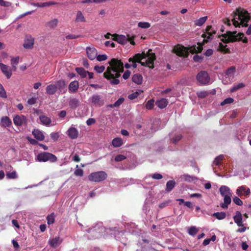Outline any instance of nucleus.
Returning a JSON list of instances; mask_svg holds the SVG:
<instances>
[{"label":"nucleus","mask_w":251,"mask_h":251,"mask_svg":"<svg viewBox=\"0 0 251 251\" xmlns=\"http://www.w3.org/2000/svg\"><path fill=\"white\" fill-rule=\"evenodd\" d=\"M202 59L203 57L199 55H195L193 57V60L197 62H201L202 60Z\"/></svg>","instance_id":"nucleus-60"},{"label":"nucleus","mask_w":251,"mask_h":251,"mask_svg":"<svg viewBox=\"0 0 251 251\" xmlns=\"http://www.w3.org/2000/svg\"><path fill=\"white\" fill-rule=\"evenodd\" d=\"M207 19V16L201 17L200 19L195 20L194 21V24L196 26H201L206 21Z\"/></svg>","instance_id":"nucleus-35"},{"label":"nucleus","mask_w":251,"mask_h":251,"mask_svg":"<svg viewBox=\"0 0 251 251\" xmlns=\"http://www.w3.org/2000/svg\"><path fill=\"white\" fill-rule=\"evenodd\" d=\"M13 122L16 126H21L26 124V118L24 115H17L13 118Z\"/></svg>","instance_id":"nucleus-12"},{"label":"nucleus","mask_w":251,"mask_h":251,"mask_svg":"<svg viewBox=\"0 0 251 251\" xmlns=\"http://www.w3.org/2000/svg\"><path fill=\"white\" fill-rule=\"evenodd\" d=\"M96 121L94 118H89L86 121L88 126H91L95 123Z\"/></svg>","instance_id":"nucleus-64"},{"label":"nucleus","mask_w":251,"mask_h":251,"mask_svg":"<svg viewBox=\"0 0 251 251\" xmlns=\"http://www.w3.org/2000/svg\"><path fill=\"white\" fill-rule=\"evenodd\" d=\"M107 177V174H90L88 176L90 180L99 182L105 179Z\"/></svg>","instance_id":"nucleus-10"},{"label":"nucleus","mask_w":251,"mask_h":251,"mask_svg":"<svg viewBox=\"0 0 251 251\" xmlns=\"http://www.w3.org/2000/svg\"><path fill=\"white\" fill-rule=\"evenodd\" d=\"M58 23V20L57 19H53L49 22H48L46 25L47 27L53 28L57 26Z\"/></svg>","instance_id":"nucleus-34"},{"label":"nucleus","mask_w":251,"mask_h":251,"mask_svg":"<svg viewBox=\"0 0 251 251\" xmlns=\"http://www.w3.org/2000/svg\"><path fill=\"white\" fill-rule=\"evenodd\" d=\"M47 223L49 225H51L54 223V213H52L51 214L48 215L47 217Z\"/></svg>","instance_id":"nucleus-44"},{"label":"nucleus","mask_w":251,"mask_h":251,"mask_svg":"<svg viewBox=\"0 0 251 251\" xmlns=\"http://www.w3.org/2000/svg\"><path fill=\"white\" fill-rule=\"evenodd\" d=\"M37 160L39 162H55L57 161V157L54 154L48 152H43L39 153L37 156Z\"/></svg>","instance_id":"nucleus-6"},{"label":"nucleus","mask_w":251,"mask_h":251,"mask_svg":"<svg viewBox=\"0 0 251 251\" xmlns=\"http://www.w3.org/2000/svg\"><path fill=\"white\" fill-rule=\"evenodd\" d=\"M224 203H222L221 204V206L223 209L227 208L228 205L231 203V195H226L224 196Z\"/></svg>","instance_id":"nucleus-25"},{"label":"nucleus","mask_w":251,"mask_h":251,"mask_svg":"<svg viewBox=\"0 0 251 251\" xmlns=\"http://www.w3.org/2000/svg\"><path fill=\"white\" fill-rule=\"evenodd\" d=\"M34 39L32 37L26 38L23 45L24 47L26 49H32L34 45Z\"/></svg>","instance_id":"nucleus-19"},{"label":"nucleus","mask_w":251,"mask_h":251,"mask_svg":"<svg viewBox=\"0 0 251 251\" xmlns=\"http://www.w3.org/2000/svg\"><path fill=\"white\" fill-rule=\"evenodd\" d=\"M62 242V239L59 236L50 239L49 241V244L50 247L56 248Z\"/></svg>","instance_id":"nucleus-15"},{"label":"nucleus","mask_w":251,"mask_h":251,"mask_svg":"<svg viewBox=\"0 0 251 251\" xmlns=\"http://www.w3.org/2000/svg\"><path fill=\"white\" fill-rule=\"evenodd\" d=\"M36 102V99L34 98H31L28 100L27 103L29 105H33Z\"/></svg>","instance_id":"nucleus-63"},{"label":"nucleus","mask_w":251,"mask_h":251,"mask_svg":"<svg viewBox=\"0 0 251 251\" xmlns=\"http://www.w3.org/2000/svg\"><path fill=\"white\" fill-rule=\"evenodd\" d=\"M180 178L188 182H195L197 180L195 176L188 174L181 176Z\"/></svg>","instance_id":"nucleus-27"},{"label":"nucleus","mask_w":251,"mask_h":251,"mask_svg":"<svg viewBox=\"0 0 251 251\" xmlns=\"http://www.w3.org/2000/svg\"><path fill=\"white\" fill-rule=\"evenodd\" d=\"M56 3V2H54L53 1H48V2L41 3L40 7L50 6L52 5H54Z\"/></svg>","instance_id":"nucleus-53"},{"label":"nucleus","mask_w":251,"mask_h":251,"mask_svg":"<svg viewBox=\"0 0 251 251\" xmlns=\"http://www.w3.org/2000/svg\"><path fill=\"white\" fill-rule=\"evenodd\" d=\"M209 94V92L205 91H200V92H198L197 93V95L198 97L200 98H205L207 96H208Z\"/></svg>","instance_id":"nucleus-46"},{"label":"nucleus","mask_w":251,"mask_h":251,"mask_svg":"<svg viewBox=\"0 0 251 251\" xmlns=\"http://www.w3.org/2000/svg\"><path fill=\"white\" fill-rule=\"evenodd\" d=\"M69 105L73 109L76 108L80 104V101L75 98H70L69 100Z\"/></svg>","instance_id":"nucleus-18"},{"label":"nucleus","mask_w":251,"mask_h":251,"mask_svg":"<svg viewBox=\"0 0 251 251\" xmlns=\"http://www.w3.org/2000/svg\"><path fill=\"white\" fill-rule=\"evenodd\" d=\"M0 124L2 126L5 127H9L12 125V122L7 116H4L1 118Z\"/></svg>","instance_id":"nucleus-23"},{"label":"nucleus","mask_w":251,"mask_h":251,"mask_svg":"<svg viewBox=\"0 0 251 251\" xmlns=\"http://www.w3.org/2000/svg\"><path fill=\"white\" fill-rule=\"evenodd\" d=\"M19 61V56H17L16 57L12 58L11 59V63L12 65L14 70H16V65H17L18 64Z\"/></svg>","instance_id":"nucleus-42"},{"label":"nucleus","mask_w":251,"mask_h":251,"mask_svg":"<svg viewBox=\"0 0 251 251\" xmlns=\"http://www.w3.org/2000/svg\"><path fill=\"white\" fill-rule=\"evenodd\" d=\"M223 36L225 37V39H222V40L225 43L233 42L240 40H242L243 42L245 43L248 42V39L246 38L243 39L244 34L242 33H237V31H227Z\"/></svg>","instance_id":"nucleus-5"},{"label":"nucleus","mask_w":251,"mask_h":251,"mask_svg":"<svg viewBox=\"0 0 251 251\" xmlns=\"http://www.w3.org/2000/svg\"><path fill=\"white\" fill-rule=\"evenodd\" d=\"M124 98H120L113 104V105H111V107H118L124 102Z\"/></svg>","instance_id":"nucleus-52"},{"label":"nucleus","mask_w":251,"mask_h":251,"mask_svg":"<svg viewBox=\"0 0 251 251\" xmlns=\"http://www.w3.org/2000/svg\"><path fill=\"white\" fill-rule=\"evenodd\" d=\"M234 222L238 226H243L242 216L241 212L239 211L236 212L235 215L233 217Z\"/></svg>","instance_id":"nucleus-16"},{"label":"nucleus","mask_w":251,"mask_h":251,"mask_svg":"<svg viewBox=\"0 0 251 251\" xmlns=\"http://www.w3.org/2000/svg\"><path fill=\"white\" fill-rule=\"evenodd\" d=\"M236 70V68L234 66H232L229 68L225 72L226 75L228 76L233 75Z\"/></svg>","instance_id":"nucleus-41"},{"label":"nucleus","mask_w":251,"mask_h":251,"mask_svg":"<svg viewBox=\"0 0 251 251\" xmlns=\"http://www.w3.org/2000/svg\"><path fill=\"white\" fill-rule=\"evenodd\" d=\"M212 216L215 217L219 220H221L225 219L226 217V214L224 212H216L212 214Z\"/></svg>","instance_id":"nucleus-38"},{"label":"nucleus","mask_w":251,"mask_h":251,"mask_svg":"<svg viewBox=\"0 0 251 251\" xmlns=\"http://www.w3.org/2000/svg\"><path fill=\"white\" fill-rule=\"evenodd\" d=\"M151 176L152 178L155 179H160L163 177L161 174H153L151 175Z\"/></svg>","instance_id":"nucleus-62"},{"label":"nucleus","mask_w":251,"mask_h":251,"mask_svg":"<svg viewBox=\"0 0 251 251\" xmlns=\"http://www.w3.org/2000/svg\"><path fill=\"white\" fill-rule=\"evenodd\" d=\"M75 21L76 22H84L85 18L80 11H78L76 13Z\"/></svg>","instance_id":"nucleus-37"},{"label":"nucleus","mask_w":251,"mask_h":251,"mask_svg":"<svg viewBox=\"0 0 251 251\" xmlns=\"http://www.w3.org/2000/svg\"><path fill=\"white\" fill-rule=\"evenodd\" d=\"M197 79L202 85L207 84L210 80L209 76L205 71L200 72L197 75Z\"/></svg>","instance_id":"nucleus-7"},{"label":"nucleus","mask_w":251,"mask_h":251,"mask_svg":"<svg viewBox=\"0 0 251 251\" xmlns=\"http://www.w3.org/2000/svg\"><path fill=\"white\" fill-rule=\"evenodd\" d=\"M223 158L224 156L223 155H220L217 156V157L215 158L213 162V164L215 166L219 165L221 163V162L223 160Z\"/></svg>","instance_id":"nucleus-43"},{"label":"nucleus","mask_w":251,"mask_h":251,"mask_svg":"<svg viewBox=\"0 0 251 251\" xmlns=\"http://www.w3.org/2000/svg\"><path fill=\"white\" fill-rule=\"evenodd\" d=\"M154 106V100L153 99L148 100L146 104V107L148 109H151Z\"/></svg>","instance_id":"nucleus-50"},{"label":"nucleus","mask_w":251,"mask_h":251,"mask_svg":"<svg viewBox=\"0 0 251 251\" xmlns=\"http://www.w3.org/2000/svg\"><path fill=\"white\" fill-rule=\"evenodd\" d=\"M114 40L117 41L118 43L121 44H125L127 42V39L126 37L123 35H114Z\"/></svg>","instance_id":"nucleus-24"},{"label":"nucleus","mask_w":251,"mask_h":251,"mask_svg":"<svg viewBox=\"0 0 251 251\" xmlns=\"http://www.w3.org/2000/svg\"><path fill=\"white\" fill-rule=\"evenodd\" d=\"M57 88H58L59 91L61 93H65L67 90L66 86L67 84L65 81L63 80H60L56 83Z\"/></svg>","instance_id":"nucleus-22"},{"label":"nucleus","mask_w":251,"mask_h":251,"mask_svg":"<svg viewBox=\"0 0 251 251\" xmlns=\"http://www.w3.org/2000/svg\"><path fill=\"white\" fill-rule=\"evenodd\" d=\"M132 81L137 84H141L142 83L143 77L140 74H135L132 77Z\"/></svg>","instance_id":"nucleus-32"},{"label":"nucleus","mask_w":251,"mask_h":251,"mask_svg":"<svg viewBox=\"0 0 251 251\" xmlns=\"http://www.w3.org/2000/svg\"><path fill=\"white\" fill-rule=\"evenodd\" d=\"M39 118L41 123L46 126L50 125L51 122L50 118L44 115L40 116Z\"/></svg>","instance_id":"nucleus-33"},{"label":"nucleus","mask_w":251,"mask_h":251,"mask_svg":"<svg viewBox=\"0 0 251 251\" xmlns=\"http://www.w3.org/2000/svg\"><path fill=\"white\" fill-rule=\"evenodd\" d=\"M0 97L3 98H6L7 95L3 86L0 83Z\"/></svg>","instance_id":"nucleus-49"},{"label":"nucleus","mask_w":251,"mask_h":251,"mask_svg":"<svg viewBox=\"0 0 251 251\" xmlns=\"http://www.w3.org/2000/svg\"><path fill=\"white\" fill-rule=\"evenodd\" d=\"M51 138L54 141H57L59 137L58 132H52L50 134Z\"/></svg>","instance_id":"nucleus-56"},{"label":"nucleus","mask_w":251,"mask_h":251,"mask_svg":"<svg viewBox=\"0 0 251 251\" xmlns=\"http://www.w3.org/2000/svg\"><path fill=\"white\" fill-rule=\"evenodd\" d=\"M57 90V86L56 85L50 84L46 88V92L49 95H53Z\"/></svg>","instance_id":"nucleus-28"},{"label":"nucleus","mask_w":251,"mask_h":251,"mask_svg":"<svg viewBox=\"0 0 251 251\" xmlns=\"http://www.w3.org/2000/svg\"><path fill=\"white\" fill-rule=\"evenodd\" d=\"M250 16L248 12L243 9L239 8L233 13L232 19V24L235 26H247Z\"/></svg>","instance_id":"nucleus-3"},{"label":"nucleus","mask_w":251,"mask_h":251,"mask_svg":"<svg viewBox=\"0 0 251 251\" xmlns=\"http://www.w3.org/2000/svg\"><path fill=\"white\" fill-rule=\"evenodd\" d=\"M97 59L99 61H102L107 59V56L106 54L98 55H97Z\"/></svg>","instance_id":"nucleus-54"},{"label":"nucleus","mask_w":251,"mask_h":251,"mask_svg":"<svg viewBox=\"0 0 251 251\" xmlns=\"http://www.w3.org/2000/svg\"><path fill=\"white\" fill-rule=\"evenodd\" d=\"M168 103V101L166 99L162 98L158 100L156 102V105L160 109L166 107Z\"/></svg>","instance_id":"nucleus-26"},{"label":"nucleus","mask_w":251,"mask_h":251,"mask_svg":"<svg viewBox=\"0 0 251 251\" xmlns=\"http://www.w3.org/2000/svg\"><path fill=\"white\" fill-rule=\"evenodd\" d=\"M123 144V141L121 138H115L112 141V145L115 148L120 147Z\"/></svg>","instance_id":"nucleus-31"},{"label":"nucleus","mask_w":251,"mask_h":251,"mask_svg":"<svg viewBox=\"0 0 251 251\" xmlns=\"http://www.w3.org/2000/svg\"><path fill=\"white\" fill-rule=\"evenodd\" d=\"M94 70L98 73H101L105 70V67L104 66H95Z\"/></svg>","instance_id":"nucleus-51"},{"label":"nucleus","mask_w":251,"mask_h":251,"mask_svg":"<svg viewBox=\"0 0 251 251\" xmlns=\"http://www.w3.org/2000/svg\"><path fill=\"white\" fill-rule=\"evenodd\" d=\"M202 49V46L201 45L198 46L194 45L189 48L178 45L174 48L173 50L177 55L186 57L188 56L189 51L192 53H197L201 52Z\"/></svg>","instance_id":"nucleus-4"},{"label":"nucleus","mask_w":251,"mask_h":251,"mask_svg":"<svg viewBox=\"0 0 251 251\" xmlns=\"http://www.w3.org/2000/svg\"><path fill=\"white\" fill-rule=\"evenodd\" d=\"M86 50L87 56L90 60H93L96 58L98 51L95 48L87 47Z\"/></svg>","instance_id":"nucleus-13"},{"label":"nucleus","mask_w":251,"mask_h":251,"mask_svg":"<svg viewBox=\"0 0 251 251\" xmlns=\"http://www.w3.org/2000/svg\"><path fill=\"white\" fill-rule=\"evenodd\" d=\"M199 231V229L196 226H192L189 228L188 233L189 235L194 236Z\"/></svg>","instance_id":"nucleus-39"},{"label":"nucleus","mask_w":251,"mask_h":251,"mask_svg":"<svg viewBox=\"0 0 251 251\" xmlns=\"http://www.w3.org/2000/svg\"><path fill=\"white\" fill-rule=\"evenodd\" d=\"M176 182L174 180H169L166 183L165 191L167 192H170L175 187Z\"/></svg>","instance_id":"nucleus-29"},{"label":"nucleus","mask_w":251,"mask_h":251,"mask_svg":"<svg viewBox=\"0 0 251 251\" xmlns=\"http://www.w3.org/2000/svg\"><path fill=\"white\" fill-rule=\"evenodd\" d=\"M110 65L103 74V76L112 85H117L120 83L118 79L121 76V73L124 72V63L121 60L113 58L109 62Z\"/></svg>","instance_id":"nucleus-1"},{"label":"nucleus","mask_w":251,"mask_h":251,"mask_svg":"<svg viewBox=\"0 0 251 251\" xmlns=\"http://www.w3.org/2000/svg\"><path fill=\"white\" fill-rule=\"evenodd\" d=\"M155 59L154 53H152L151 50H149L146 53L144 52L142 54L137 53L133 57L129 58L128 61L131 64L126 63L125 67L127 69L130 68L131 66L136 68L137 67L136 62H137L140 63L142 66H148L152 69L154 67L153 62Z\"/></svg>","instance_id":"nucleus-2"},{"label":"nucleus","mask_w":251,"mask_h":251,"mask_svg":"<svg viewBox=\"0 0 251 251\" xmlns=\"http://www.w3.org/2000/svg\"><path fill=\"white\" fill-rule=\"evenodd\" d=\"M182 138V136L180 134L177 135L175 136L173 139H172V142L174 144L177 143Z\"/></svg>","instance_id":"nucleus-59"},{"label":"nucleus","mask_w":251,"mask_h":251,"mask_svg":"<svg viewBox=\"0 0 251 251\" xmlns=\"http://www.w3.org/2000/svg\"><path fill=\"white\" fill-rule=\"evenodd\" d=\"M11 3L9 1H5L4 0H0V5L4 7H9L11 6Z\"/></svg>","instance_id":"nucleus-57"},{"label":"nucleus","mask_w":251,"mask_h":251,"mask_svg":"<svg viewBox=\"0 0 251 251\" xmlns=\"http://www.w3.org/2000/svg\"><path fill=\"white\" fill-rule=\"evenodd\" d=\"M79 88V83L75 80L71 82L69 85V91L70 93H75Z\"/></svg>","instance_id":"nucleus-21"},{"label":"nucleus","mask_w":251,"mask_h":251,"mask_svg":"<svg viewBox=\"0 0 251 251\" xmlns=\"http://www.w3.org/2000/svg\"><path fill=\"white\" fill-rule=\"evenodd\" d=\"M32 134L34 138L39 141H43L45 138L43 133L37 129H34L32 131Z\"/></svg>","instance_id":"nucleus-20"},{"label":"nucleus","mask_w":251,"mask_h":251,"mask_svg":"<svg viewBox=\"0 0 251 251\" xmlns=\"http://www.w3.org/2000/svg\"><path fill=\"white\" fill-rule=\"evenodd\" d=\"M138 26L142 28H148L151 26V24L148 22H139Z\"/></svg>","instance_id":"nucleus-45"},{"label":"nucleus","mask_w":251,"mask_h":251,"mask_svg":"<svg viewBox=\"0 0 251 251\" xmlns=\"http://www.w3.org/2000/svg\"><path fill=\"white\" fill-rule=\"evenodd\" d=\"M233 99L231 98H226L221 103V105L223 106L226 104L231 103L233 102Z\"/></svg>","instance_id":"nucleus-48"},{"label":"nucleus","mask_w":251,"mask_h":251,"mask_svg":"<svg viewBox=\"0 0 251 251\" xmlns=\"http://www.w3.org/2000/svg\"><path fill=\"white\" fill-rule=\"evenodd\" d=\"M88 100L93 105L99 107L102 106L104 103V100L101 98L100 96L98 94L93 95Z\"/></svg>","instance_id":"nucleus-8"},{"label":"nucleus","mask_w":251,"mask_h":251,"mask_svg":"<svg viewBox=\"0 0 251 251\" xmlns=\"http://www.w3.org/2000/svg\"><path fill=\"white\" fill-rule=\"evenodd\" d=\"M126 158V156L122 155V154H119L115 156V160L116 162H120L121 161H123L125 160Z\"/></svg>","instance_id":"nucleus-55"},{"label":"nucleus","mask_w":251,"mask_h":251,"mask_svg":"<svg viewBox=\"0 0 251 251\" xmlns=\"http://www.w3.org/2000/svg\"><path fill=\"white\" fill-rule=\"evenodd\" d=\"M233 202L237 205L241 206L243 204V201L237 197H235L233 199Z\"/></svg>","instance_id":"nucleus-58"},{"label":"nucleus","mask_w":251,"mask_h":251,"mask_svg":"<svg viewBox=\"0 0 251 251\" xmlns=\"http://www.w3.org/2000/svg\"><path fill=\"white\" fill-rule=\"evenodd\" d=\"M245 86V84L243 83H239L237 84H234V86L231 88L230 91L231 92H234L238 90L243 88Z\"/></svg>","instance_id":"nucleus-40"},{"label":"nucleus","mask_w":251,"mask_h":251,"mask_svg":"<svg viewBox=\"0 0 251 251\" xmlns=\"http://www.w3.org/2000/svg\"><path fill=\"white\" fill-rule=\"evenodd\" d=\"M77 73L81 76V77H86L88 73V71L85 70L83 68H76Z\"/></svg>","instance_id":"nucleus-36"},{"label":"nucleus","mask_w":251,"mask_h":251,"mask_svg":"<svg viewBox=\"0 0 251 251\" xmlns=\"http://www.w3.org/2000/svg\"><path fill=\"white\" fill-rule=\"evenodd\" d=\"M0 68L2 72L6 76V77L7 78H9L12 75V71L11 69L9 68L7 65L2 63H0Z\"/></svg>","instance_id":"nucleus-14"},{"label":"nucleus","mask_w":251,"mask_h":251,"mask_svg":"<svg viewBox=\"0 0 251 251\" xmlns=\"http://www.w3.org/2000/svg\"><path fill=\"white\" fill-rule=\"evenodd\" d=\"M236 194L239 197H241L242 196H245L246 197L249 196L251 194L250 189L246 187L245 186H242L239 187L236 190Z\"/></svg>","instance_id":"nucleus-11"},{"label":"nucleus","mask_w":251,"mask_h":251,"mask_svg":"<svg viewBox=\"0 0 251 251\" xmlns=\"http://www.w3.org/2000/svg\"><path fill=\"white\" fill-rule=\"evenodd\" d=\"M220 192L222 196L231 195L230 189L226 186H222L220 188Z\"/></svg>","instance_id":"nucleus-30"},{"label":"nucleus","mask_w":251,"mask_h":251,"mask_svg":"<svg viewBox=\"0 0 251 251\" xmlns=\"http://www.w3.org/2000/svg\"><path fill=\"white\" fill-rule=\"evenodd\" d=\"M139 95V93L137 92L133 93L128 95V97L130 100H134L137 98Z\"/></svg>","instance_id":"nucleus-61"},{"label":"nucleus","mask_w":251,"mask_h":251,"mask_svg":"<svg viewBox=\"0 0 251 251\" xmlns=\"http://www.w3.org/2000/svg\"><path fill=\"white\" fill-rule=\"evenodd\" d=\"M226 46H225L222 43H220L219 44L218 50L221 51H224L226 53L229 52V51H230L229 49L226 48Z\"/></svg>","instance_id":"nucleus-47"},{"label":"nucleus","mask_w":251,"mask_h":251,"mask_svg":"<svg viewBox=\"0 0 251 251\" xmlns=\"http://www.w3.org/2000/svg\"><path fill=\"white\" fill-rule=\"evenodd\" d=\"M68 136L71 139H76L78 135V131L75 127H71L67 131Z\"/></svg>","instance_id":"nucleus-17"},{"label":"nucleus","mask_w":251,"mask_h":251,"mask_svg":"<svg viewBox=\"0 0 251 251\" xmlns=\"http://www.w3.org/2000/svg\"><path fill=\"white\" fill-rule=\"evenodd\" d=\"M216 33V30L211 25L207 26L206 28V32L202 35V37L204 38V41L207 42V39H212L214 35Z\"/></svg>","instance_id":"nucleus-9"}]
</instances>
